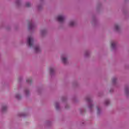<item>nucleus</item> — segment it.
<instances>
[{
  "label": "nucleus",
  "mask_w": 129,
  "mask_h": 129,
  "mask_svg": "<svg viewBox=\"0 0 129 129\" xmlns=\"http://www.w3.org/2000/svg\"><path fill=\"white\" fill-rule=\"evenodd\" d=\"M35 51L37 52H40V48L38 46L35 47Z\"/></svg>",
  "instance_id": "39448f33"
},
{
  "label": "nucleus",
  "mask_w": 129,
  "mask_h": 129,
  "mask_svg": "<svg viewBox=\"0 0 129 129\" xmlns=\"http://www.w3.org/2000/svg\"><path fill=\"white\" fill-rule=\"evenodd\" d=\"M28 28L29 29H33V28H34V25H33V23H29L28 25Z\"/></svg>",
  "instance_id": "20e7f679"
},
{
  "label": "nucleus",
  "mask_w": 129,
  "mask_h": 129,
  "mask_svg": "<svg viewBox=\"0 0 129 129\" xmlns=\"http://www.w3.org/2000/svg\"><path fill=\"white\" fill-rule=\"evenodd\" d=\"M116 81V78H114L112 79V82L113 83H114Z\"/></svg>",
  "instance_id": "f8f14e48"
},
{
  "label": "nucleus",
  "mask_w": 129,
  "mask_h": 129,
  "mask_svg": "<svg viewBox=\"0 0 129 129\" xmlns=\"http://www.w3.org/2000/svg\"><path fill=\"white\" fill-rule=\"evenodd\" d=\"M61 59L63 63H64V64H66V63H67V58L66 57H61Z\"/></svg>",
  "instance_id": "7ed1b4c3"
},
{
  "label": "nucleus",
  "mask_w": 129,
  "mask_h": 129,
  "mask_svg": "<svg viewBox=\"0 0 129 129\" xmlns=\"http://www.w3.org/2000/svg\"><path fill=\"white\" fill-rule=\"evenodd\" d=\"M56 109H58V106H56Z\"/></svg>",
  "instance_id": "aec40b11"
},
{
  "label": "nucleus",
  "mask_w": 129,
  "mask_h": 129,
  "mask_svg": "<svg viewBox=\"0 0 129 129\" xmlns=\"http://www.w3.org/2000/svg\"><path fill=\"white\" fill-rule=\"evenodd\" d=\"M57 20L58 21V22H59V23H62L63 22H64V16H58L57 17Z\"/></svg>",
  "instance_id": "f03ea898"
},
{
  "label": "nucleus",
  "mask_w": 129,
  "mask_h": 129,
  "mask_svg": "<svg viewBox=\"0 0 129 129\" xmlns=\"http://www.w3.org/2000/svg\"><path fill=\"white\" fill-rule=\"evenodd\" d=\"M16 98L17 99H21V98H22V97L19 95V94H17L16 95Z\"/></svg>",
  "instance_id": "423d86ee"
},
{
  "label": "nucleus",
  "mask_w": 129,
  "mask_h": 129,
  "mask_svg": "<svg viewBox=\"0 0 129 129\" xmlns=\"http://www.w3.org/2000/svg\"><path fill=\"white\" fill-rule=\"evenodd\" d=\"M97 112H99V108H98Z\"/></svg>",
  "instance_id": "6ab92c4d"
},
{
  "label": "nucleus",
  "mask_w": 129,
  "mask_h": 129,
  "mask_svg": "<svg viewBox=\"0 0 129 129\" xmlns=\"http://www.w3.org/2000/svg\"><path fill=\"white\" fill-rule=\"evenodd\" d=\"M109 103V101H108V100L106 101L105 104L106 105H107V104H108Z\"/></svg>",
  "instance_id": "dca6fc26"
},
{
  "label": "nucleus",
  "mask_w": 129,
  "mask_h": 129,
  "mask_svg": "<svg viewBox=\"0 0 129 129\" xmlns=\"http://www.w3.org/2000/svg\"><path fill=\"white\" fill-rule=\"evenodd\" d=\"M114 47H115V42H112L111 47L113 48H114Z\"/></svg>",
  "instance_id": "1a4fd4ad"
},
{
  "label": "nucleus",
  "mask_w": 129,
  "mask_h": 129,
  "mask_svg": "<svg viewBox=\"0 0 129 129\" xmlns=\"http://www.w3.org/2000/svg\"><path fill=\"white\" fill-rule=\"evenodd\" d=\"M87 101L88 102H90V98H87Z\"/></svg>",
  "instance_id": "f3484780"
},
{
  "label": "nucleus",
  "mask_w": 129,
  "mask_h": 129,
  "mask_svg": "<svg viewBox=\"0 0 129 129\" xmlns=\"http://www.w3.org/2000/svg\"><path fill=\"white\" fill-rule=\"evenodd\" d=\"M75 23L74 22V21H71L70 23V26H74Z\"/></svg>",
  "instance_id": "9b49d317"
},
{
  "label": "nucleus",
  "mask_w": 129,
  "mask_h": 129,
  "mask_svg": "<svg viewBox=\"0 0 129 129\" xmlns=\"http://www.w3.org/2000/svg\"><path fill=\"white\" fill-rule=\"evenodd\" d=\"M118 28H119L118 25H115V30H118Z\"/></svg>",
  "instance_id": "ddd939ff"
},
{
  "label": "nucleus",
  "mask_w": 129,
  "mask_h": 129,
  "mask_svg": "<svg viewBox=\"0 0 129 129\" xmlns=\"http://www.w3.org/2000/svg\"><path fill=\"white\" fill-rule=\"evenodd\" d=\"M34 42V39L32 36H29L27 39V43L30 47H32L33 46V43Z\"/></svg>",
  "instance_id": "f257e3e1"
},
{
  "label": "nucleus",
  "mask_w": 129,
  "mask_h": 129,
  "mask_svg": "<svg viewBox=\"0 0 129 129\" xmlns=\"http://www.w3.org/2000/svg\"><path fill=\"white\" fill-rule=\"evenodd\" d=\"M90 108H91L92 107V105H91L89 106Z\"/></svg>",
  "instance_id": "a211bd4d"
},
{
  "label": "nucleus",
  "mask_w": 129,
  "mask_h": 129,
  "mask_svg": "<svg viewBox=\"0 0 129 129\" xmlns=\"http://www.w3.org/2000/svg\"><path fill=\"white\" fill-rule=\"evenodd\" d=\"M26 81H27V82H28V83H32V79H31V78L28 79L26 80Z\"/></svg>",
  "instance_id": "0eeeda50"
},
{
  "label": "nucleus",
  "mask_w": 129,
  "mask_h": 129,
  "mask_svg": "<svg viewBox=\"0 0 129 129\" xmlns=\"http://www.w3.org/2000/svg\"><path fill=\"white\" fill-rule=\"evenodd\" d=\"M7 106H4L3 107H2V110L3 111H5V110H7Z\"/></svg>",
  "instance_id": "6e6552de"
},
{
  "label": "nucleus",
  "mask_w": 129,
  "mask_h": 129,
  "mask_svg": "<svg viewBox=\"0 0 129 129\" xmlns=\"http://www.w3.org/2000/svg\"><path fill=\"white\" fill-rule=\"evenodd\" d=\"M53 72H54V69L50 68V74H53Z\"/></svg>",
  "instance_id": "9d476101"
},
{
  "label": "nucleus",
  "mask_w": 129,
  "mask_h": 129,
  "mask_svg": "<svg viewBox=\"0 0 129 129\" xmlns=\"http://www.w3.org/2000/svg\"><path fill=\"white\" fill-rule=\"evenodd\" d=\"M30 6H31V5L29 3H26V7H30Z\"/></svg>",
  "instance_id": "2eb2a0df"
},
{
  "label": "nucleus",
  "mask_w": 129,
  "mask_h": 129,
  "mask_svg": "<svg viewBox=\"0 0 129 129\" xmlns=\"http://www.w3.org/2000/svg\"><path fill=\"white\" fill-rule=\"evenodd\" d=\"M125 92H126V93H127V92H128V88H126L125 89Z\"/></svg>",
  "instance_id": "4468645a"
}]
</instances>
